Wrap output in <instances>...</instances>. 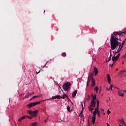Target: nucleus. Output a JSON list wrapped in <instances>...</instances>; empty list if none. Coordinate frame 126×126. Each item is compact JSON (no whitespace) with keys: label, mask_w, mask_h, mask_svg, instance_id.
<instances>
[{"label":"nucleus","mask_w":126,"mask_h":126,"mask_svg":"<svg viewBox=\"0 0 126 126\" xmlns=\"http://www.w3.org/2000/svg\"><path fill=\"white\" fill-rule=\"evenodd\" d=\"M124 34H126V32L120 31L116 32V34H111V36L110 38V47L111 50H115L117 47L121 44V43L118 41V40L122 41L121 39H119L117 35H119L120 36H123Z\"/></svg>","instance_id":"f257e3e1"},{"label":"nucleus","mask_w":126,"mask_h":126,"mask_svg":"<svg viewBox=\"0 0 126 126\" xmlns=\"http://www.w3.org/2000/svg\"><path fill=\"white\" fill-rule=\"evenodd\" d=\"M97 114L98 117H100V112L97 111L96 112V111H94L93 113V117H92V123L93 125L95 124V121H96V114Z\"/></svg>","instance_id":"f03ea898"},{"label":"nucleus","mask_w":126,"mask_h":126,"mask_svg":"<svg viewBox=\"0 0 126 126\" xmlns=\"http://www.w3.org/2000/svg\"><path fill=\"white\" fill-rule=\"evenodd\" d=\"M70 85H71V84H70V83H65L63 86V90H64L65 91H68V90L70 89Z\"/></svg>","instance_id":"7ed1b4c3"},{"label":"nucleus","mask_w":126,"mask_h":126,"mask_svg":"<svg viewBox=\"0 0 126 126\" xmlns=\"http://www.w3.org/2000/svg\"><path fill=\"white\" fill-rule=\"evenodd\" d=\"M38 112H39L38 110H35L34 111H32L31 110L27 111L28 114H29L31 115V116H32V117H33L34 118L37 116L36 114L38 113Z\"/></svg>","instance_id":"20e7f679"},{"label":"nucleus","mask_w":126,"mask_h":126,"mask_svg":"<svg viewBox=\"0 0 126 126\" xmlns=\"http://www.w3.org/2000/svg\"><path fill=\"white\" fill-rule=\"evenodd\" d=\"M117 52L115 53L114 54V56L112 58V61L113 62V63H115V62H117L118 60H119V58H120V56H121V54H118L116 56V55H117Z\"/></svg>","instance_id":"39448f33"},{"label":"nucleus","mask_w":126,"mask_h":126,"mask_svg":"<svg viewBox=\"0 0 126 126\" xmlns=\"http://www.w3.org/2000/svg\"><path fill=\"white\" fill-rule=\"evenodd\" d=\"M94 75V73H93V72H92L91 73V74L89 75L88 78V81L87 82V86H89V82H90V81L93 80V75Z\"/></svg>","instance_id":"423d86ee"},{"label":"nucleus","mask_w":126,"mask_h":126,"mask_svg":"<svg viewBox=\"0 0 126 126\" xmlns=\"http://www.w3.org/2000/svg\"><path fill=\"white\" fill-rule=\"evenodd\" d=\"M41 102L40 101L32 102L29 103L27 105V108H32V107H34V106H36V105H39Z\"/></svg>","instance_id":"0eeeda50"},{"label":"nucleus","mask_w":126,"mask_h":126,"mask_svg":"<svg viewBox=\"0 0 126 126\" xmlns=\"http://www.w3.org/2000/svg\"><path fill=\"white\" fill-rule=\"evenodd\" d=\"M126 44V40H124V41H123L122 44L119 45V47L118 49L117 50V51L116 52V53H119L120 52H121L123 49V47H124V45Z\"/></svg>","instance_id":"6e6552de"},{"label":"nucleus","mask_w":126,"mask_h":126,"mask_svg":"<svg viewBox=\"0 0 126 126\" xmlns=\"http://www.w3.org/2000/svg\"><path fill=\"white\" fill-rule=\"evenodd\" d=\"M35 93L32 92V93H28L26 96L23 98V99H26V98H28L31 96V95H33V94H34Z\"/></svg>","instance_id":"1a4fd4ad"},{"label":"nucleus","mask_w":126,"mask_h":126,"mask_svg":"<svg viewBox=\"0 0 126 126\" xmlns=\"http://www.w3.org/2000/svg\"><path fill=\"white\" fill-rule=\"evenodd\" d=\"M92 97L93 99L92 100L91 103H96V102H95V100H96V95L94 96L93 94H92Z\"/></svg>","instance_id":"9d476101"},{"label":"nucleus","mask_w":126,"mask_h":126,"mask_svg":"<svg viewBox=\"0 0 126 126\" xmlns=\"http://www.w3.org/2000/svg\"><path fill=\"white\" fill-rule=\"evenodd\" d=\"M51 99L52 100H54V99H62V96L58 95L55 96H52V98Z\"/></svg>","instance_id":"9b49d317"},{"label":"nucleus","mask_w":126,"mask_h":126,"mask_svg":"<svg viewBox=\"0 0 126 126\" xmlns=\"http://www.w3.org/2000/svg\"><path fill=\"white\" fill-rule=\"evenodd\" d=\"M118 94L119 95V96H121L122 97H124V95H125L124 93H122V91L121 90H119L118 92Z\"/></svg>","instance_id":"f8f14e48"},{"label":"nucleus","mask_w":126,"mask_h":126,"mask_svg":"<svg viewBox=\"0 0 126 126\" xmlns=\"http://www.w3.org/2000/svg\"><path fill=\"white\" fill-rule=\"evenodd\" d=\"M81 105H82V110L81 111L80 114H79V116L80 117H82V115H83V110L84 109V107H83V104L81 103Z\"/></svg>","instance_id":"ddd939ff"},{"label":"nucleus","mask_w":126,"mask_h":126,"mask_svg":"<svg viewBox=\"0 0 126 126\" xmlns=\"http://www.w3.org/2000/svg\"><path fill=\"white\" fill-rule=\"evenodd\" d=\"M94 72L95 73L94 75L96 76L97 74H98V73L99 71H98V69H97V67H94Z\"/></svg>","instance_id":"4468645a"},{"label":"nucleus","mask_w":126,"mask_h":126,"mask_svg":"<svg viewBox=\"0 0 126 126\" xmlns=\"http://www.w3.org/2000/svg\"><path fill=\"white\" fill-rule=\"evenodd\" d=\"M76 94H77V90H75L72 94V97L74 98L76 96Z\"/></svg>","instance_id":"2eb2a0df"},{"label":"nucleus","mask_w":126,"mask_h":126,"mask_svg":"<svg viewBox=\"0 0 126 126\" xmlns=\"http://www.w3.org/2000/svg\"><path fill=\"white\" fill-rule=\"evenodd\" d=\"M92 87H94L95 86L96 83H95V79L94 78H93V80H92Z\"/></svg>","instance_id":"dca6fc26"},{"label":"nucleus","mask_w":126,"mask_h":126,"mask_svg":"<svg viewBox=\"0 0 126 126\" xmlns=\"http://www.w3.org/2000/svg\"><path fill=\"white\" fill-rule=\"evenodd\" d=\"M107 76L108 83H109V84H110V83H111V77L110 76V75H109V74H107Z\"/></svg>","instance_id":"f3484780"},{"label":"nucleus","mask_w":126,"mask_h":126,"mask_svg":"<svg viewBox=\"0 0 126 126\" xmlns=\"http://www.w3.org/2000/svg\"><path fill=\"white\" fill-rule=\"evenodd\" d=\"M38 126V122H34L32 124V125L31 126Z\"/></svg>","instance_id":"a211bd4d"},{"label":"nucleus","mask_w":126,"mask_h":126,"mask_svg":"<svg viewBox=\"0 0 126 126\" xmlns=\"http://www.w3.org/2000/svg\"><path fill=\"white\" fill-rule=\"evenodd\" d=\"M65 97H66V98H67L68 100H70V99H69V98H68V97H67V95H66L65 94H63V97H62V98L64 99V98H65Z\"/></svg>","instance_id":"6ab92c4d"},{"label":"nucleus","mask_w":126,"mask_h":126,"mask_svg":"<svg viewBox=\"0 0 126 126\" xmlns=\"http://www.w3.org/2000/svg\"><path fill=\"white\" fill-rule=\"evenodd\" d=\"M120 123L123 126H126V123H125V121H124V120H122L120 121Z\"/></svg>","instance_id":"aec40b11"},{"label":"nucleus","mask_w":126,"mask_h":126,"mask_svg":"<svg viewBox=\"0 0 126 126\" xmlns=\"http://www.w3.org/2000/svg\"><path fill=\"white\" fill-rule=\"evenodd\" d=\"M25 116H23L21 118L18 119V122H21V121H22V120H25Z\"/></svg>","instance_id":"412c9836"},{"label":"nucleus","mask_w":126,"mask_h":126,"mask_svg":"<svg viewBox=\"0 0 126 126\" xmlns=\"http://www.w3.org/2000/svg\"><path fill=\"white\" fill-rule=\"evenodd\" d=\"M94 90L96 91V93H98V91H99V88L98 86H96L95 88H94Z\"/></svg>","instance_id":"4be33fe9"},{"label":"nucleus","mask_w":126,"mask_h":126,"mask_svg":"<svg viewBox=\"0 0 126 126\" xmlns=\"http://www.w3.org/2000/svg\"><path fill=\"white\" fill-rule=\"evenodd\" d=\"M124 72H126V70L121 71L119 73L120 75H124Z\"/></svg>","instance_id":"5701e85b"},{"label":"nucleus","mask_w":126,"mask_h":126,"mask_svg":"<svg viewBox=\"0 0 126 126\" xmlns=\"http://www.w3.org/2000/svg\"><path fill=\"white\" fill-rule=\"evenodd\" d=\"M67 110L68 112H70V107H69V105H68L67 107Z\"/></svg>","instance_id":"b1692460"},{"label":"nucleus","mask_w":126,"mask_h":126,"mask_svg":"<svg viewBox=\"0 0 126 126\" xmlns=\"http://www.w3.org/2000/svg\"><path fill=\"white\" fill-rule=\"evenodd\" d=\"M62 57H66V53H63L62 54Z\"/></svg>","instance_id":"393cba45"},{"label":"nucleus","mask_w":126,"mask_h":126,"mask_svg":"<svg viewBox=\"0 0 126 126\" xmlns=\"http://www.w3.org/2000/svg\"><path fill=\"white\" fill-rule=\"evenodd\" d=\"M112 88H113V85H111L110 87L109 88V89H107V90L110 91V90H112Z\"/></svg>","instance_id":"a878e982"},{"label":"nucleus","mask_w":126,"mask_h":126,"mask_svg":"<svg viewBox=\"0 0 126 126\" xmlns=\"http://www.w3.org/2000/svg\"><path fill=\"white\" fill-rule=\"evenodd\" d=\"M25 117V118H27L28 119H29V120H32V117H31L30 116H26Z\"/></svg>","instance_id":"bb28decb"},{"label":"nucleus","mask_w":126,"mask_h":126,"mask_svg":"<svg viewBox=\"0 0 126 126\" xmlns=\"http://www.w3.org/2000/svg\"><path fill=\"white\" fill-rule=\"evenodd\" d=\"M93 105H92V107H94V108H95L96 107V103H91Z\"/></svg>","instance_id":"cd10ccee"},{"label":"nucleus","mask_w":126,"mask_h":126,"mask_svg":"<svg viewBox=\"0 0 126 126\" xmlns=\"http://www.w3.org/2000/svg\"><path fill=\"white\" fill-rule=\"evenodd\" d=\"M94 111H95V112H99V108L96 107L95 108V110Z\"/></svg>","instance_id":"c85d7f7f"},{"label":"nucleus","mask_w":126,"mask_h":126,"mask_svg":"<svg viewBox=\"0 0 126 126\" xmlns=\"http://www.w3.org/2000/svg\"><path fill=\"white\" fill-rule=\"evenodd\" d=\"M110 55L109 58H110V59H111V58H112V49L110 50Z\"/></svg>","instance_id":"c756f323"},{"label":"nucleus","mask_w":126,"mask_h":126,"mask_svg":"<svg viewBox=\"0 0 126 126\" xmlns=\"http://www.w3.org/2000/svg\"><path fill=\"white\" fill-rule=\"evenodd\" d=\"M90 99H91L90 95H88V98H87V101L88 102V101H89V100H90Z\"/></svg>","instance_id":"7c9ffc66"},{"label":"nucleus","mask_w":126,"mask_h":126,"mask_svg":"<svg viewBox=\"0 0 126 126\" xmlns=\"http://www.w3.org/2000/svg\"><path fill=\"white\" fill-rule=\"evenodd\" d=\"M93 105V104H91L90 106L89 107V110H90L91 109V107H92V106Z\"/></svg>","instance_id":"2f4dec72"},{"label":"nucleus","mask_w":126,"mask_h":126,"mask_svg":"<svg viewBox=\"0 0 126 126\" xmlns=\"http://www.w3.org/2000/svg\"><path fill=\"white\" fill-rule=\"evenodd\" d=\"M100 104V102L99 101V100H96V105H99Z\"/></svg>","instance_id":"473e14b6"},{"label":"nucleus","mask_w":126,"mask_h":126,"mask_svg":"<svg viewBox=\"0 0 126 126\" xmlns=\"http://www.w3.org/2000/svg\"><path fill=\"white\" fill-rule=\"evenodd\" d=\"M40 72H41V70H39V71L38 72L36 71L35 73H36V74H38L40 73Z\"/></svg>","instance_id":"72a5a7b5"},{"label":"nucleus","mask_w":126,"mask_h":126,"mask_svg":"<svg viewBox=\"0 0 126 126\" xmlns=\"http://www.w3.org/2000/svg\"><path fill=\"white\" fill-rule=\"evenodd\" d=\"M107 114L108 115H110L111 114V112L110 111V110H109V109H108L107 110Z\"/></svg>","instance_id":"f704fd0d"},{"label":"nucleus","mask_w":126,"mask_h":126,"mask_svg":"<svg viewBox=\"0 0 126 126\" xmlns=\"http://www.w3.org/2000/svg\"><path fill=\"white\" fill-rule=\"evenodd\" d=\"M90 111H91V113H92V112H93V107H92Z\"/></svg>","instance_id":"c9c22d12"},{"label":"nucleus","mask_w":126,"mask_h":126,"mask_svg":"<svg viewBox=\"0 0 126 126\" xmlns=\"http://www.w3.org/2000/svg\"><path fill=\"white\" fill-rule=\"evenodd\" d=\"M48 121V119H46L45 121H44V123L45 124H47V121Z\"/></svg>","instance_id":"e433bc0d"},{"label":"nucleus","mask_w":126,"mask_h":126,"mask_svg":"<svg viewBox=\"0 0 126 126\" xmlns=\"http://www.w3.org/2000/svg\"><path fill=\"white\" fill-rule=\"evenodd\" d=\"M113 65H114V63L109 64V66H113Z\"/></svg>","instance_id":"4c0bfd02"},{"label":"nucleus","mask_w":126,"mask_h":126,"mask_svg":"<svg viewBox=\"0 0 126 126\" xmlns=\"http://www.w3.org/2000/svg\"><path fill=\"white\" fill-rule=\"evenodd\" d=\"M35 98H37V96L36 95L32 97V99H35Z\"/></svg>","instance_id":"58836bf2"},{"label":"nucleus","mask_w":126,"mask_h":126,"mask_svg":"<svg viewBox=\"0 0 126 126\" xmlns=\"http://www.w3.org/2000/svg\"><path fill=\"white\" fill-rule=\"evenodd\" d=\"M123 58H124V59H126V54L125 55V56H123Z\"/></svg>","instance_id":"ea45409f"},{"label":"nucleus","mask_w":126,"mask_h":126,"mask_svg":"<svg viewBox=\"0 0 126 126\" xmlns=\"http://www.w3.org/2000/svg\"><path fill=\"white\" fill-rule=\"evenodd\" d=\"M90 126V124L89 123V121H88V126Z\"/></svg>","instance_id":"a19ab883"},{"label":"nucleus","mask_w":126,"mask_h":126,"mask_svg":"<svg viewBox=\"0 0 126 126\" xmlns=\"http://www.w3.org/2000/svg\"><path fill=\"white\" fill-rule=\"evenodd\" d=\"M101 111L102 112H104V109H101Z\"/></svg>","instance_id":"79ce46f5"},{"label":"nucleus","mask_w":126,"mask_h":126,"mask_svg":"<svg viewBox=\"0 0 126 126\" xmlns=\"http://www.w3.org/2000/svg\"><path fill=\"white\" fill-rule=\"evenodd\" d=\"M96 108H99V105L96 104Z\"/></svg>","instance_id":"37998d69"},{"label":"nucleus","mask_w":126,"mask_h":126,"mask_svg":"<svg viewBox=\"0 0 126 126\" xmlns=\"http://www.w3.org/2000/svg\"><path fill=\"white\" fill-rule=\"evenodd\" d=\"M106 125L107 126H110V125H109V123H106Z\"/></svg>","instance_id":"c03bdc74"},{"label":"nucleus","mask_w":126,"mask_h":126,"mask_svg":"<svg viewBox=\"0 0 126 126\" xmlns=\"http://www.w3.org/2000/svg\"><path fill=\"white\" fill-rule=\"evenodd\" d=\"M36 98H38V97H40V95H36Z\"/></svg>","instance_id":"a18cd8bd"},{"label":"nucleus","mask_w":126,"mask_h":126,"mask_svg":"<svg viewBox=\"0 0 126 126\" xmlns=\"http://www.w3.org/2000/svg\"><path fill=\"white\" fill-rule=\"evenodd\" d=\"M110 61H111V58H110V57H109V59L108 62H110Z\"/></svg>","instance_id":"49530a36"},{"label":"nucleus","mask_w":126,"mask_h":126,"mask_svg":"<svg viewBox=\"0 0 126 126\" xmlns=\"http://www.w3.org/2000/svg\"><path fill=\"white\" fill-rule=\"evenodd\" d=\"M33 97H32V98H31L30 100L31 101V100H33Z\"/></svg>","instance_id":"de8ad7c7"},{"label":"nucleus","mask_w":126,"mask_h":126,"mask_svg":"<svg viewBox=\"0 0 126 126\" xmlns=\"http://www.w3.org/2000/svg\"><path fill=\"white\" fill-rule=\"evenodd\" d=\"M123 92H126V90L123 91Z\"/></svg>","instance_id":"09e8293b"},{"label":"nucleus","mask_w":126,"mask_h":126,"mask_svg":"<svg viewBox=\"0 0 126 126\" xmlns=\"http://www.w3.org/2000/svg\"><path fill=\"white\" fill-rule=\"evenodd\" d=\"M48 100H50V99H45V101H48Z\"/></svg>","instance_id":"8fccbe9b"},{"label":"nucleus","mask_w":126,"mask_h":126,"mask_svg":"<svg viewBox=\"0 0 126 126\" xmlns=\"http://www.w3.org/2000/svg\"><path fill=\"white\" fill-rule=\"evenodd\" d=\"M103 114L104 115H106V113H105V112L103 113Z\"/></svg>","instance_id":"3c124183"},{"label":"nucleus","mask_w":126,"mask_h":126,"mask_svg":"<svg viewBox=\"0 0 126 126\" xmlns=\"http://www.w3.org/2000/svg\"><path fill=\"white\" fill-rule=\"evenodd\" d=\"M84 105H85V101H84Z\"/></svg>","instance_id":"603ef678"},{"label":"nucleus","mask_w":126,"mask_h":126,"mask_svg":"<svg viewBox=\"0 0 126 126\" xmlns=\"http://www.w3.org/2000/svg\"><path fill=\"white\" fill-rule=\"evenodd\" d=\"M82 117H83V118H84V116H83Z\"/></svg>","instance_id":"864d4df0"},{"label":"nucleus","mask_w":126,"mask_h":126,"mask_svg":"<svg viewBox=\"0 0 126 126\" xmlns=\"http://www.w3.org/2000/svg\"><path fill=\"white\" fill-rule=\"evenodd\" d=\"M116 70H119V69H117Z\"/></svg>","instance_id":"5fc2aeb1"},{"label":"nucleus","mask_w":126,"mask_h":126,"mask_svg":"<svg viewBox=\"0 0 126 126\" xmlns=\"http://www.w3.org/2000/svg\"><path fill=\"white\" fill-rule=\"evenodd\" d=\"M119 126H122V125H119Z\"/></svg>","instance_id":"6e6d98bb"},{"label":"nucleus","mask_w":126,"mask_h":126,"mask_svg":"<svg viewBox=\"0 0 126 126\" xmlns=\"http://www.w3.org/2000/svg\"><path fill=\"white\" fill-rule=\"evenodd\" d=\"M106 62H108V61L106 60Z\"/></svg>","instance_id":"4d7b16f0"},{"label":"nucleus","mask_w":126,"mask_h":126,"mask_svg":"<svg viewBox=\"0 0 126 126\" xmlns=\"http://www.w3.org/2000/svg\"><path fill=\"white\" fill-rule=\"evenodd\" d=\"M122 63H124V62H123Z\"/></svg>","instance_id":"13d9d810"}]
</instances>
